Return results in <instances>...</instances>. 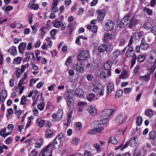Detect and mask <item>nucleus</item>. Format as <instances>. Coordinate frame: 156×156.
Returning <instances> with one entry per match:
<instances>
[{
  "mask_svg": "<svg viewBox=\"0 0 156 156\" xmlns=\"http://www.w3.org/2000/svg\"><path fill=\"white\" fill-rule=\"evenodd\" d=\"M106 71L105 72H103L101 73L100 76L102 79H105L106 78Z\"/></svg>",
  "mask_w": 156,
  "mask_h": 156,
  "instance_id": "obj_62",
  "label": "nucleus"
},
{
  "mask_svg": "<svg viewBox=\"0 0 156 156\" xmlns=\"http://www.w3.org/2000/svg\"><path fill=\"white\" fill-rule=\"evenodd\" d=\"M147 62L151 64H156V49L151 50L148 56Z\"/></svg>",
  "mask_w": 156,
  "mask_h": 156,
  "instance_id": "obj_3",
  "label": "nucleus"
},
{
  "mask_svg": "<svg viewBox=\"0 0 156 156\" xmlns=\"http://www.w3.org/2000/svg\"><path fill=\"white\" fill-rule=\"evenodd\" d=\"M114 111L113 109H106L103 111L101 113V117L102 120H103V122L106 123V121L107 119H110L111 118V115H112Z\"/></svg>",
  "mask_w": 156,
  "mask_h": 156,
  "instance_id": "obj_2",
  "label": "nucleus"
},
{
  "mask_svg": "<svg viewBox=\"0 0 156 156\" xmlns=\"http://www.w3.org/2000/svg\"><path fill=\"white\" fill-rule=\"evenodd\" d=\"M28 7L30 9H32L34 10H36L38 9L39 6L37 4H33V1H31L29 2L28 5Z\"/></svg>",
  "mask_w": 156,
  "mask_h": 156,
  "instance_id": "obj_20",
  "label": "nucleus"
},
{
  "mask_svg": "<svg viewBox=\"0 0 156 156\" xmlns=\"http://www.w3.org/2000/svg\"><path fill=\"white\" fill-rule=\"evenodd\" d=\"M142 123V117L141 116H139L137 119L136 123L137 125L138 126L141 125Z\"/></svg>",
  "mask_w": 156,
  "mask_h": 156,
  "instance_id": "obj_52",
  "label": "nucleus"
},
{
  "mask_svg": "<svg viewBox=\"0 0 156 156\" xmlns=\"http://www.w3.org/2000/svg\"><path fill=\"white\" fill-rule=\"evenodd\" d=\"M45 105V103L44 102H42L38 104L37 107L41 111L44 110Z\"/></svg>",
  "mask_w": 156,
  "mask_h": 156,
  "instance_id": "obj_34",
  "label": "nucleus"
},
{
  "mask_svg": "<svg viewBox=\"0 0 156 156\" xmlns=\"http://www.w3.org/2000/svg\"><path fill=\"white\" fill-rule=\"evenodd\" d=\"M6 128H4L0 132L1 135L2 136L4 137L5 138L6 137V136H5L6 135Z\"/></svg>",
  "mask_w": 156,
  "mask_h": 156,
  "instance_id": "obj_54",
  "label": "nucleus"
},
{
  "mask_svg": "<svg viewBox=\"0 0 156 156\" xmlns=\"http://www.w3.org/2000/svg\"><path fill=\"white\" fill-rule=\"evenodd\" d=\"M63 112L62 109H59L56 114H53L52 116L54 120L56 121L59 120L62 118V115Z\"/></svg>",
  "mask_w": 156,
  "mask_h": 156,
  "instance_id": "obj_11",
  "label": "nucleus"
},
{
  "mask_svg": "<svg viewBox=\"0 0 156 156\" xmlns=\"http://www.w3.org/2000/svg\"><path fill=\"white\" fill-rule=\"evenodd\" d=\"M123 91L124 93L127 94L131 91V89L130 88H125L124 89Z\"/></svg>",
  "mask_w": 156,
  "mask_h": 156,
  "instance_id": "obj_58",
  "label": "nucleus"
},
{
  "mask_svg": "<svg viewBox=\"0 0 156 156\" xmlns=\"http://www.w3.org/2000/svg\"><path fill=\"white\" fill-rule=\"evenodd\" d=\"M114 38V37L112 34L107 33L104 35V40L105 42H107L109 40H112Z\"/></svg>",
  "mask_w": 156,
  "mask_h": 156,
  "instance_id": "obj_18",
  "label": "nucleus"
},
{
  "mask_svg": "<svg viewBox=\"0 0 156 156\" xmlns=\"http://www.w3.org/2000/svg\"><path fill=\"white\" fill-rule=\"evenodd\" d=\"M150 76L151 73H149L147 75L140 76V80L143 82L148 81L150 80Z\"/></svg>",
  "mask_w": 156,
  "mask_h": 156,
  "instance_id": "obj_26",
  "label": "nucleus"
},
{
  "mask_svg": "<svg viewBox=\"0 0 156 156\" xmlns=\"http://www.w3.org/2000/svg\"><path fill=\"white\" fill-rule=\"evenodd\" d=\"M61 140H58V139L55 138V140L53 143V147L55 149L58 148L60 147V144L61 143Z\"/></svg>",
  "mask_w": 156,
  "mask_h": 156,
  "instance_id": "obj_28",
  "label": "nucleus"
},
{
  "mask_svg": "<svg viewBox=\"0 0 156 156\" xmlns=\"http://www.w3.org/2000/svg\"><path fill=\"white\" fill-rule=\"evenodd\" d=\"M53 135V132L52 130L48 129L46 130L45 132V135L46 137L48 138H51L52 137Z\"/></svg>",
  "mask_w": 156,
  "mask_h": 156,
  "instance_id": "obj_30",
  "label": "nucleus"
},
{
  "mask_svg": "<svg viewBox=\"0 0 156 156\" xmlns=\"http://www.w3.org/2000/svg\"><path fill=\"white\" fill-rule=\"evenodd\" d=\"M16 69L17 70L16 73V76L18 78H20L21 77L22 73H21V70L19 68H17Z\"/></svg>",
  "mask_w": 156,
  "mask_h": 156,
  "instance_id": "obj_49",
  "label": "nucleus"
},
{
  "mask_svg": "<svg viewBox=\"0 0 156 156\" xmlns=\"http://www.w3.org/2000/svg\"><path fill=\"white\" fill-rule=\"evenodd\" d=\"M87 110L88 112L92 116L95 115L97 113L96 109L92 105H89L87 107Z\"/></svg>",
  "mask_w": 156,
  "mask_h": 156,
  "instance_id": "obj_15",
  "label": "nucleus"
},
{
  "mask_svg": "<svg viewBox=\"0 0 156 156\" xmlns=\"http://www.w3.org/2000/svg\"><path fill=\"white\" fill-rule=\"evenodd\" d=\"M140 47L141 49L144 50H147L149 47V45L145 41L144 38L142 39Z\"/></svg>",
  "mask_w": 156,
  "mask_h": 156,
  "instance_id": "obj_17",
  "label": "nucleus"
},
{
  "mask_svg": "<svg viewBox=\"0 0 156 156\" xmlns=\"http://www.w3.org/2000/svg\"><path fill=\"white\" fill-rule=\"evenodd\" d=\"M130 17V16L129 15H127L123 18L119 25V27L120 28H124L129 23V19Z\"/></svg>",
  "mask_w": 156,
  "mask_h": 156,
  "instance_id": "obj_9",
  "label": "nucleus"
},
{
  "mask_svg": "<svg viewBox=\"0 0 156 156\" xmlns=\"http://www.w3.org/2000/svg\"><path fill=\"white\" fill-rule=\"evenodd\" d=\"M139 22V21L135 18H132L130 19L129 27L130 28H132L133 27L135 26Z\"/></svg>",
  "mask_w": 156,
  "mask_h": 156,
  "instance_id": "obj_16",
  "label": "nucleus"
},
{
  "mask_svg": "<svg viewBox=\"0 0 156 156\" xmlns=\"http://www.w3.org/2000/svg\"><path fill=\"white\" fill-rule=\"evenodd\" d=\"M67 104L69 107L72 106L73 104V92L71 91L67 92L66 93Z\"/></svg>",
  "mask_w": 156,
  "mask_h": 156,
  "instance_id": "obj_5",
  "label": "nucleus"
},
{
  "mask_svg": "<svg viewBox=\"0 0 156 156\" xmlns=\"http://www.w3.org/2000/svg\"><path fill=\"white\" fill-rule=\"evenodd\" d=\"M109 142L111 143L114 144H115L118 143V141L115 136H112L111 137Z\"/></svg>",
  "mask_w": 156,
  "mask_h": 156,
  "instance_id": "obj_38",
  "label": "nucleus"
},
{
  "mask_svg": "<svg viewBox=\"0 0 156 156\" xmlns=\"http://www.w3.org/2000/svg\"><path fill=\"white\" fill-rule=\"evenodd\" d=\"M86 104L87 103L86 102L81 101L78 102L77 104L80 107H83L85 106Z\"/></svg>",
  "mask_w": 156,
  "mask_h": 156,
  "instance_id": "obj_64",
  "label": "nucleus"
},
{
  "mask_svg": "<svg viewBox=\"0 0 156 156\" xmlns=\"http://www.w3.org/2000/svg\"><path fill=\"white\" fill-rule=\"evenodd\" d=\"M97 12L98 14L97 19L98 21L100 22L102 21L105 14V10L104 9L101 10L100 9L97 10Z\"/></svg>",
  "mask_w": 156,
  "mask_h": 156,
  "instance_id": "obj_10",
  "label": "nucleus"
},
{
  "mask_svg": "<svg viewBox=\"0 0 156 156\" xmlns=\"http://www.w3.org/2000/svg\"><path fill=\"white\" fill-rule=\"evenodd\" d=\"M29 66V64H26L22 65L21 66V69L20 70H21V73H23L24 70H25L27 68H28Z\"/></svg>",
  "mask_w": 156,
  "mask_h": 156,
  "instance_id": "obj_51",
  "label": "nucleus"
},
{
  "mask_svg": "<svg viewBox=\"0 0 156 156\" xmlns=\"http://www.w3.org/2000/svg\"><path fill=\"white\" fill-rule=\"evenodd\" d=\"M122 90H119L116 92L115 96L118 97H120L122 95Z\"/></svg>",
  "mask_w": 156,
  "mask_h": 156,
  "instance_id": "obj_57",
  "label": "nucleus"
},
{
  "mask_svg": "<svg viewBox=\"0 0 156 156\" xmlns=\"http://www.w3.org/2000/svg\"><path fill=\"white\" fill-rule=\"evenodd\" d=\"M94 98L95 96L94 94L93 93L90 94L87 97V99L89 101H93Z\"/></svg>",
  "mask_w": 156,
  "mask_h": 156,
  "instance_id": "obj_40",
  "label": "nucleus"
},
{
  "mask_svg": "<svg viewBox=\"0 0 156 156\" xmlns=\"http://www.w3.org/2000/svg\"><path fill=\"white\" fill-rule=\"evenodd\" d=\"M120 51L118 50H115L112 53V58L113 59H115L118 57L120 54Z\"/></svg>",
  "mask_w": 156,
  "mask_h": 156,
  "instance_id": "obj_37",
  "label": "nucleus"
},
{
  "mask_svg": "<svg viewBox=\"0 0 156 156\" xmlns=\"http://www.w3.org/2000/svg\"><path fill=\"white\" fill-rule=\"evenodd\" d=\"M74 28V25L73 23H71L68 26V30L69 31L70 33L69 35L71 34Z\"/></svg>",
  "mask_w": 156,
  "mask_h": 156,
  "instance_id": "obj_42",
  "label": "nucleus"
},
{
  "mask_svg": "<svg viewBox=\"0 0 156 156\" xmlns=\"http://www.w3.org/2000/svg\"><path fill=\"white\" fill-rule=\"evenodd\" d=\"M114 84L112 82H109L107 85V93L109 94L114 90Z\"/></svg>",
  "mask_w": 156,
  "mask_h": 156,
  "instance_id": "obj_12",
  "label": "nucleus"
},
{
  "mask_svg": "<svg viewBox=\"0 0 156 156\" xmlns=\"http://www.w3.org/2000/svg\"><path fill=\"white\" fill-rule=\"evenodd\" d=\"M126 42L125 38L123 37H122L120 38V42L119 43V45L120 46L124 45Z\"/></svg>",
  "mask_w": 156,
  "mask_h": 156,
  "instance_id": "obj_53",
  "label": "nucleus"
},
{
  "mask_svg": "<svg viewBox=\"0 0 156 156\" xmlns=\"http://www.w3.org/2000/svg\"><path fill=\"white\" fill-rule=\"evenodd\" d=\"M137 144V140L136 137H133L130 139L129 141L128 144L131 147H134L136 146Z\"/></svg>",
  "mask_w": 156,
  "mask_h": 156,
  "instance_id": "obj_19",
  "label": "nucleus"
},
{
  "mask_svg": "<svg viewBox=\"0 0 156 156\" xmlns=\"http://www.w3.org/2000/svg\"><path fill=\"white\" fill-rule=\"evenodd\" d=\"M112 65V63L111 61H108L104 64V67L105 69L106 70L107 77H109L111 75V67Z\"/></svg>",
  "mask_w": 156,
  "mask_h": 156,
  "instance_id": "obj_8",
  "label": "nucleus"
},
{
  "mask_svg": "<svg viewBox=\"0 0 156 156\" xmlns=\"http://www.w3.org/2000/svg\"><path fill=\"white\" fill-rule=\"evenodd\" d=\"M138 35V34L137 33H136L131 37L129 41V43L128 45V46H130L132 44L133 41H135L137 39V38L138 37H137V36Z\"/></svg>",
  "mask_w": 156,
  "mask_h": 156,
  "instance_id": "obj_22",
  "label": "nucleus"
},
{
  "mask_svg": "<svg viewBox=\"0 0 156 156\" xmlns=\"http://www.w3.org/2000/svg\"><path fill=\"white\" fill-rule=\"evenodd\" d=\"M66 62L65 63V64L66 66H67L69 65L72 62V58L70 57H69L67 58Z\"/></svg>",
  "mask_w": 156,
  "mask_h": 156,
  "instance_id": "obj_61",
  "label": "nucleus"
},
{
  "mask_svg": "<svg viewBox=\"0 0 156 156\" xmlns=\"http://www.w3.org/2000/svg\"><path fill=\"white\" fill-rule=\"evenodd\" d=\"M145 114L148 117H152L153 115L152 110L151 109L146 110L145 111Z\"/></svg>",
  "mask_w": 156,
  "mask_h": 156,
  "instance_id": "obj_41",
  "label": "nucleus"
},
{
  "mask_svg": "<svg viewBox=\"0 0 156 156\" xmlns=\"http://www.w3.org/2000/svg\"><path fill=\"white\" fill-rule=\"evenodd\" d=\"M89 56V52L86 50L81 51L78 56V59L79 61H85L87 60Z\"/></svg>",
  "mask_w": 156,
  "mask_h": 156,
  "instance_id": "obj_6",
  "label": "nucleus"
},
{
  "mask_svg": "<svg viewBox=\"0 0 156 156\" xmlns=\"http://www.w3.org/2000/svg\"><path fill=\"white\" fill-rule=\"evenodd\" d=\"M152 25L151 23L147 22L144 25V28L147 30L150 29L152 27Z\"/></svg>",
  "mask_w": 156,
  "mask_h": 156,
  "instance_id": "obj_36",
  "label": "nucleus"
},
{
  "mask_svg": "<svg viewBox=\"0 0 156 156\" xmlns=\"http://www.w3.org/2000/svg\"><path fill=\"white\" fill-rule=\"evenodd\" d=\"M107 45L102 44L100 45L98 48V51L100 52H104L106 50Z\"/></svg>",
  "mask_w": 156,
  "mask_h": 156,
  "instance_id": "obj_27",
  "label": "nucleus"
},
{
  "mask_svg": "<svg viewBox=\"0 0 156 156\" xmlns=\"http://www.w3.org/2000/svg\"><path fill=\"white\" fill-rule=\"evenodd\" d=\"M140 68V66L139 65H137L135 68L133 72L134 74L136 75L137 74L138 71H139Z\"/></svg>",
  "mask_w": 156,
  "mask_h": 156,
  "instance_id": "obj_55",
  "label": "nucleus"
},
{
  "mask_svg": "<svg viewBox=\"0 0 156 156\" xmlns=\"http://www.w3.org/2000/svg\"><path fill=\"white\" fill-rule=\"evenodd\" d=\"M113 49V47L110 45H109L108 46L107 45L106 50V51L108 53H110Z\"/></svg>",
  "mask_w": 156,
  "mask_h": 156,
  "instance_id": "obj_48",
  "label": "nucleus"
},
{
  "mask_svg": "<svg viewBox=\"0 0 156 156\" xmlns=\"http://www.w3.org/2000/svg\"><path fill=\"white\" fill-rule=\"evenodd\" d=\"M154 64L153 66H151L150 68V73L151 74L152 73L154 72L156 68V64Z\"/></svg>",
  "mask_w": 156,
  "mask_h": 156,
  "instance_id": "obj_59",
  "label": "nucleus"
},
{
  "mask_svg": "<svg viewBox=\"0 0 156 156\" xmlns=\"http://www.w3.org/2000/svg\"><path fill=\"white\" fill-rule=\"evenodd\" d=\"M116 121L117 122L121 124L124 123L125 120L124 119L123 116L122 114H120L118 115L116 119Z\"/></svg>",
  "mask_w": 156,
  "mask_h": 156,
  "instance_id": "obj_24",
  "label": "nucleus"
},
{
  "mask_svg": "<svg viewBox=\"0 0 156 156\" xmlns=\"http://www.w3.org/2000/svg\"><path fill=\"white\" fill-rule=\"evenodd\" d=\"M52 144H49L42 150V152H44L48 154L51 153L52 151Z\"/></svg>",
  "mask_w": 156,
  "mask_h": 156,
  "instance_id": "obj_13",
  "label": "nucleus"
},
{
  "mask_svg": "<svg viewBox=\"0 0 156 156\" xmlns=\"http://www.w3.org/2000/svg\"><path fill=\"white\" fill-rule=\"evenodd\" d=\"M156 136V132L154 130L151 131L149 133V136L151 140H154L155 139Z\"/></svg>",
  "mask_w": 156,
  "mask_h": 156,
  "instance_id": "obj_35",
  "label": "nucleus"
},
{
  "mask_svg": "<svg viewBox=\"0 0 156 156\" xmlns=\"http://www.w3.org/2000/svg\"><path fill=\"white\" fill-rule=\"evenodd\" d=\"M144 11L149 16H151L152 13V11L151 9L146 7L144 8Z\"/></svg>",
  "mask_w": 156,
  "mask_h": 156,
  "instance_id": "obj_39",
  "label": "nucleus"
},
{
  "mask_svg": "<svg viewBox=\"0 0 156 156\" xmlns=\"http://www.w3.org/2000/svg\"><path fill=\"white\" fill-rule=\"evenodd\" d=\"M52 8L51 9V12L56 13L58 11V9L57 7V6L52 5Z\"/></svg>",
  "mask_w": 156,
  "mask_h": 156,
  "instance_id": "obj_50",
  "label": "nucleus"
},
{
  "mask_svg": "<svg viewBox=\"0 0 156 156\" xmlns=\"http://www.w3.org/2000/svg\"><path fill=\"white\" fill-rule=\"evenodd\" d=\"M40 140L41 141L40 143H35V147L37 148H40L41 146L43 144V139H41Z\"/></svg>",
  "mask_w": 156,
  "mask_h": 156,
  "instance_id": "obj_44",
  "label": "nucleus"
},
{
  "mask_svg": "<svg viewBox=\"0 0 156 156\" xmlns=\"http://www.w3.org/2000/svg\"><path fill=\"white\" fill-rule=\"evenodd\" d=\"M22 60L21 58L18 57L14 59L13 62L15 64H20Z\"/></svg>",
  "mask_w": 156,
  "mask_h": 156,
  "instance_id": "obj_46",
  "label": "nucleus"
},
{
  "mask_svg": "<svg viewBox=\"0 0 156 156\" xmlns=\"http://www.w3.org/2000/svg\"><path fill=\"white\" fill-rule=\"evenodd\" d=\"M37 152L35 149H33L30 153L29 156H37Z\"/></svg>",
  "mask_w": 156,
  "mask_h": 156,
  "instance_id": "obj_60",
  "label": "nucleus"
},
{
  "mask_svg": "<svg viewBox=\"0 0 156 156\" xmlns=\"http://www.w3.org/2000/svg\"><path fill=\"white\" fill-rule=\"evenodd\" d=\"M93 90L94 92L97 95L101 96L103 95L104 88L101 84H95Z\"/></svg>",
  "mask_w": 156,
  "mask_h": 156,
  "instance_id": "obj_4",
  "label": "nucleus"
},
{
  "mask_svg": "<svg viewBox=\"0 0 156 156\" xmlns=\"http://www.w3.org/2000/svg\"><path fill=\"white\" fill-rule=\"evenodd\" d=\"M114 24L111 20H108L106 22L104 27V29L106 31L112 30L114 28Z\"/></svg>",
  "mask_w": 156,
  "mask_h": 156,
  "instance_id": "obj_7",
  "label": "nucleus"
},
{
  "mask_svg": "<svg viewBox=\"0 0 156 156\" xmlns=\"http://www.w3.org/2000/svg\"><path fill=\"white\" fill-rule=\"evenodd\" d=\"M80 139L77 137L73 138L72 140L73 144L75 145L78 144L80 142Z\"/></svg>",
  "mask_w": 156,
  "mask_h": 156,
  "instance_id": "obj_47",
  "label": "nucleus"
},
{
  "mask_svg": "<svg viewBox=\"0 0 156 156\" xmlns=\"http://www.w3.org/2000/svg\"><path fill=\"white\" fill-rule=\"evenodd\" d=\"M146 55L145 54H142L138 56L137 58L138 62H143L145 59Z\"/></svg>",
  "mask_w": 156,
  "mask_h": 156,
  "instance_id": "obj_31",
  "label": "nucleus"
},
{
  "mask_svg": "<svg viewBox=\"0 0 156 156\" xmlns=\"http://www.w3.org/2000/svg\"><path fill=\"white\" fill-rule=\"evenodd\" d=\"M76 69L77 71L82 72L84 70V65L81 63L77 62L76 64Z\"/></svg>",
  "mask_w": 156,
  "mask_h": 156,
  "instance_id": "obj_25",
  "label": "nucleus"
},
{
  "mask_svg": "<svg viewBox=\"0 0 156 156\" xmlns=\"http://www.w3.org/2000/svg\"><path fill=\"white\" fill-rule=\"evenodd\" d=\"M7 96V93L5 90H2L1 95H0V103L1 102H3Z\"/></svg>",
  "mask_w": 156,
  "mask_h": 156,
  "instance_id": "obj_21",
  "label": "nucleus"
},
{
  "mask_svg": "<svg viewBox=\"0 0 156 156\" xmlns=\"http://www.w3.org/2000/svg\"><path fill=\"white\" fill-rule=\"evenodd\" d=\"M88 30H91V31L94 33H96L97 31V27L96 25L91 26L90 25L88 26L87 27Z\"/></svg>",
  "mask_w": 156,
  "mask_h": 156,
  "instance_id": "obj_29",
  "label": "nucleus"
},
{
  "mask_svg": "<svg viewBox=\"0 0 156 156\" xmlns=\"http://www.w3.org/2000/svg\"><path fill=\"white\" fill-rule=\"evenodd\" d=\"M36 123L38 126L41 127L44 125V120H41L40 119H37L36 120Z\"/></svg>",
  "mask_w": 156,
  "mask_h": 156,
  "instance_id": "obj_33",
  "label": "nucleus"
},
{
  "mask_svg": "<svg viewBox=\"0 0 156 156\" xmlns=\"http://www.w3.org/2000/svg\"><path fill=\"white\" fill-rule=\"evenodd\" d=\"M105 124V122H103V120L99 121L98 124V127L89 130L88 132L89 134H94L95 133H101L104 130V125Z\"/></svg>",
  "mask_w": 156,
  "mask_h": 156,
  "instance_id": "obj_1",
  "label": "nucleus"
},
{
  "mask_svg": "<svg viewBox=\"0 0 156 156\" xmlns=\"http://www.w3.org/2000/svg\"><path fill=\"white\" fill-rule=\"evenodd\" d=\"M126 56L128 58L132 57L134 56L135 55H136L133 51V48L132 47L129 48L126 52Z\"/></svg>",
  "mask_w": 156,
  "mask_h": 156,
  "instance_id": "obj_14",
  "label": "nucleus"
},
{
  "mask_svg": "<svg viewBox=\"0 0 156 156\" xmlns=\"http://www.w3.org/2000/svg\"><path fill=\"white\" fill-rule=\"evenodd\" d=\"M27 44L24 42L21 43L19 47V52L20 53H23L24 49L26 48Z\"/></svg>",
  "mask_w": 156,
  "mask_h": 156,
  "instance_id": "obj_23",
  "label": "nucleus"
},
{
  "mask_svg": "<svg viewBox=\"0 0 156 156\" xmlns=\"http://www.w3.org/2000/svg\"><path fill=\"white\" fill-rule=\"evenodd\" d=\"M61 23L59 21H57L54 24V26L55 27L58 28L60 26Z\"/></svg>",
  "mask_w": 156,
  "mask_h": 156,
  "instance_id": "obj_63",
  "label": "nucleus"
},
{
  "mask_svg": "<svg viewBox=\"0 0 156 156\" xmlns=\"http://www.w3.org/2000/svg\"><path fill=\"white\" fill-rule=\"evenodd\" d=\"M11 50V54L12 55H15L17 53V51L16 47L15 46H12L11 47L10 49Z\"/></svg>",
  "mask_w": 156,
  "mask_h": 156,
  "instance_id": "obj_43",
  "label": "nucleus"
},
{
  "mask_svg": "<svg viewBox=\"0 0 156 156\" xmlns=\"http://www.w3.org/2000/svg\"><path fill=\"white\" fill-rule=\"evenodd\" d=\"M27 96H23L21 98L20 104L23 105L25 104L26 102V98Z\"/></svg>",
  "mask_w": 156,
  "mask_h": 156,
  "instance_id": "obj_45",
  "label": "nucleus"
},
{
  "mask_svg": "<svg viewBox=\"0 0 156 156\" xmlns=\"http://www.w3.org/2000/svg\"><path fill=\"white\" fill-rule=\"evenodd\" d=\"M133 58L131 61V67H133V66L135 63L136 59V55H135L134 56H133L132 57Z\"/></svg>",
  "mask_w": 156,
  "mask_h": 156,
  "instance_id": "obj_56",
  "label": "nucleus"
},
{
  "mask_svg": "<svg viewBox=\"0 0 156 156\" xmlns=\"http://www.w3.org/2000/svg\"><path fill=\"white\" fill-rule=\"evenodd\" d=\"M75 93L77 97H80L83 95V92L82 89H78L76 90Z\"/></svg>",
  "mask_w": 156,
  "mask_h": 156,
  "instance_id": "obj_32",
  "label": "nucleus"
}]
</instances>
